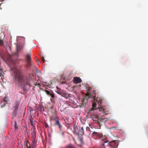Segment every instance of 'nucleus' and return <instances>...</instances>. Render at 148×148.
I'll list each match as a JSON object with an SVG mask.
<instances>
[{
  "label": "nucleus",
  "mask_w": 148,
  "mask_h": 148,
  "mask_svg": "<svg viewBox=\"0 0 148 148\" xmlns=\"http://www.w3.org/2000/svg\"><path fill=\"white\" fill-rule=\"evenodd\" d=\"M102 141L104 142V143H105L107 142H108V141L107 140H103Z\"/></svg>",
  "instance_id": "6ab92c4d"
},
{
  "label": "nucleus",
  "mask_w": 148,
  "mask_h": 148,
  "mask_svg": "<svg viewBox=\"0 0 148 148\" xmlns=\"http://www.w3.org/2000/svg\"><path fill=\"white\" fill-rule=\"evenodd\" d=\"M90 128H89L88 127H86V130H88V129H89Z\"/></svg>",
  "instance_id": "5701e85b"
},
{
  "label": "nucleus",
  "mask_w": 148,
  "mask_h": 148,
  "mask_svg": "<svg viewBox=\"0 0 148 148\" xmlns=\"http://www.w3.org/2000/svg\"><path fill=\"white\" fill-rule=\"evenodd\" d=\"M37 85L38 87H40L41 86V85L40 83H38V84H37Z\"/></svg>",
  "instance_id": "4be33fe9"
},
{
  "label": "nucleus",
  "mask_w": 148,
  "mask_h": 148,
  "mask_svg": "<svg viewBox=\"0 0 148 148\" xmlns=\"http://www.w3.org/2000/svg\"><path fill=\"white\" fill-rule=\"evenodd\" d=\"M46 93L48 95H50L51 96L52 98H54L55 97L54 95L53 92L52 91H49L47 90H45Z\"/></svg>",
  "instance_id": "1a4fd4ad"
},
{
  "label": "nucleus",
  "mask_w": 148,
  "mask_h": 148,
  "mask_svg": "<svg viewBox=\"0 0 148 148\" xmlns=\"http://www.w3.org/2000/svg\"><path fill=\"white\" fill-rule=\"evenodd\" d=\"M41 60L43 62H44L45 61V60L44 59V57H42L41 58Z\"/></svg>",
  "instance_id": "a211bd4d"
},
{
  "label": "nucleus",
  "mask_w": 148,
  "mask_h": 148,
  "mask_svg": "<svg viewBox=\"0 0 148 148\" xmlns=\"http://www.w3.org/2000/svg\"><path fill=\"white\" fill-rule=\"evenodd\" d=\"M93 121H95V123H97L99 125L100 127L102 125V124H105V122L106 121H105L104 123L103 122V120H94L93 119Z\"/></svg>",
  "instance_id": "423d86ee"
},
{
  "label": "nucleus",
  "mask_w": 148,
  "mask_h": 148,
  "mask_svg": "<svg viewBox=\"0 0 148 148\" xmlns=\"http://www.w3.org/2000/svg\"><path fill=\"white\" fill-rule=\"evenodd\" d=\"M14 80L19 83L21 87L24 92H26L27 89L26 88L27 85L32 86L33 84L32 75L30 74L26 76H23L19 70L17 68L14 70Z\"/></svg>",
  "instance_id": "f03ea898"
},
{
  "label": "nucleus",
  "mask_w": 148,
  "mask_h": 148,
  "mask_svg": "<svg viewBox=\"0 0 148 148\" xmlns=\"http://www.w3.org/2000/svg\"><path fill=\"white\" fill-rule=\"evenodd\" d=\"M45 126L46 127H48V125L47 123H45Z\"/></svg>",
  "instance_id": "412c9836"
},
{
  "label": "nucleus",
  "mask_w": 148,
  "mask_h": 148,
  "mask_svg": "<svg viewBox=\"0 0 148 148\" xmlns=\"http://www.w3.org/2000/svg\"><path fill=\"white\" fill-rule=\"evenodd\" d=\"M38 60H37V62H38Z\"/></svg>",
  "instance_id": "a878e982"
},
{
  "label": "nucleus",
  "mask_w": 148,
  "mask_h": 148,
  "mask_svg": "<svg viewBox=\"0 0 148 148\" xmlns=\"http://www.w3.org/2000/svg\"><path fill=\"white\" fill-rule=\"evenodd\" d=\"M25 58L28 64L30 65H31L32 59L31 58V53H29L28 54H27L25 56Z\"/></svg>",
  "instance_id": "39448f33"
},
{
  "label": "nucleus",
  "mask_w": 148,
  "mask_h": 148,
  "mask_svg": "<svg viewBox=\"0 0 148 148\" xmlns=\"http://www.w3.org/2000/svg\"><path fill=\"white\" fill-rule=\"evenodd\" d=\"M81 82L82 80L79 77H75L73 80V82L75 83H78Z\"/></svg>",
  "instance_id": "6e6552de"
},
{
  "label": "nucleus",
  "mask_w": 148,
  "mask_h": 148,
  "mask_svg": "<svg viewBox=\"0 0 148 148\" xmlns=\"http://www.w3.org/2000/svg\"><path fill=\"white\" fill-rule=\"evenodd\" d=\"M109 144L110 145H112L114 144V143L113 142H110Z\"/></svg>",
  "instance_id": "aec40b11"
},
{
  "label": "nucleus",
  "mask_w": 148,
  "mask_h": 148,
  "mask_svg": "<svg viewBox=\"0 0 148 148\" xmlns=\"http://www.w3.org/2000/svg\"><path fill=\"white\" fill-rule=\"evenodd\" d=\"M15 123V124H14V127L15 129H17L18 128V126L17 125L16 123V121L14 122Z\"/></svg>",
  "instance_id": "f3484780"
},
{
  "label": "nucleus",
  "mask_w": 148,
  "mask_h": 148,
  "mask_svg": "<svg viewBox=\"0 0 148 148\" xmlns=\"http://www.w3.org/2000/svg\"><path fill=\"white\" fill-rule=\"evenodd\" d=\"M34 135H35V133H34Z\"/></svg>",
  "instance_id": "393cba45"
},
{
  "label": "nucleus",
  "mask_w": 148,
  "mask_h": 148,
  "mask_svg": "<svg viewBox=\"0 0 148 148\" xmlns=\"http://www.w3.org/2000/svg\"><path fill=\"white\" fill-rule=\"evenodd\" d=\"M57 88L58 90V91L56 92L58 94L62 95H63V93H62V90L60 89L59 88L57 87Z\"/></svg>",
  "instance_id": "f8f14e48"
},
{
  "label": "nucleus",
  "mask_w": 148,
  "mask_h": 148,
  "mask_svg": "<svg viewBox=\"0 0 148 148\" xmlns=\"http://www.w3.org/2000/svg\"><path fill=\"white\" fill-rule=\"evenodd\" d=\"M67 148H76L75 146L73 145L70 144L68 145Z\"/></svg>",
  "instance_id": "2eb2a0df"
},
{
  "label": "nucleus",
  "mask_w": 148,
  "mask_h": 148,
  "mask_svg": "<svg viewBox=\"0 0 148 148\" xmlns=\"http://www.w3.org/2000/svg\"><path fill=\"white\" fill-rule=\"evenodd\" d=\"M51 119L55 121V122L54 124V126H58V128L60 129H61L62 127V125L59 121V119L57 117H56L54 118H51Z\"/></svg>",
  "instance_id": "7ed1b4c3"
},
{
  "label": "nucleus",
  "mask_w": 148,
  "mask_h": 148,
  "mask_svg": "<svg viewBox=\"0 0 148 148\" xmlns=\"http://www.w3.org/2000/svg\"><path fill=\"white\" fill-rule=\"evenodd\" d=\"M93 134L94 135L97 136L99 137H101L102 136V135L101 134L97 132H93Z\"/></svg>",
  "instance_id": "ddd939ff"
},
{
  "label": "nucleus",
  "mask_w": 148,
  "mask_h": 148,
  "mask_svg": "<svg viewBox=\"0 0 148 148\" xmlns=\"http://www.w3.org/2000/svg\"><path fill=\"white\" fill-rule=\"evenodd\" d=\"M103 120V122L104 123L105 121H108L109 119H108L106 118H104L103 116H100L99 118H97V120Z\"/></svg>",
  "instance_id": "9d476101"
},
{
  "label": "nucleus",
  "mask_w": 148,
  "mask_h": 148,
  "mask_svg": "<svg viewBox=\"0 0 148 148\" xmlns=\"http://www.w3.org/2000/svg\"><path fill=\"white\" fill-rule=\"evenodd\" d=\"M75 133L79 136H82L84 134L83 127H79L78 132H77L76 130H75Z\"/></svg>",
  "instance_id": "20e7f679"
},
{
  "label": "nucleus",
  "mask_w": 148,
  "mask_h": 148,
  "mask_svg": "<svg viewBox=\"0 0 148 148\" xmlns=\"http://www.w3.org/2000/svg\"><path fill=\"white\" fill-rule=\"evenodd\" d=\"M30 125H32L34 128L35 127V126L33 123V121L32 120H30Z\"/></svg>",
  "instance_id": "dca6fc26"
},
{
  "label": "nucleus",
  "mask_w": 148,
  "mask_h": 148,
  "mask_svg": "<svg viewBox=\"0 0 148 148\" xmlns=\"http://www.w3.org/2000/svg\"><path fill=\"white\" fill-rule=\"evenodd\" d=\"M91 88H89L87 90V93L86 95V96L83 97L82 99V103L81 106L82 107L84 106L88 100L89 98H92L91 100L92 103V108H91L90 111H92L94 109H96V102H97L99 106H100L98 108L100 112H108L110 111V109L108 106H106L104 107L102 106L101 104L103 103V99L101 97H97L95 95V90L93 91V92L90 93V90Z\"/></svg>",
  "instance_id": "f257e3e1"
},
{
  "label": "nucleus",
  "mask_w": 148,
  "mask_h": 148,
  "mask_svg": "<svg viewBox=\"0 0 148 148\" xmlns=\"http://www.w3.org/2000/svg\"><path fill=\"white\" fill-rule=\"evenodd\" d=\"M8 101V98L7 97H5L3 99V101L1 103V107H4L7 103Z\"/></svg>",
  "instance_id": "0eeeda50"
},
{
  "label": "nucleus",
  "mask_w": 148,
  "mask_h": 148,
  "mask_svg": "<svg viewBox=\"0 0 148 148\" xmlns=\"http://www.w3.org/2000/svg\"><path fill=\"white\" fill-rule=\"evenodd\" d=\"M92 118V120H93H93H96V118H95H95Z\"/></svg>",
  "instance_id": "b1692460"
},
{
  "label": "nucleus",
  "mask_w": 148,
  "mask_h": 148,
  "mask_svg": "<svg viewBox=\"0 0 148 148\" xmlns=\"http://www.w3.org/2000/svg\"><path fill=\"white\" fill-rule=\"evenodd\" d=\"M24 144L26 145L27 148H29V147L30 144L28 141L25 142Z\"/></svg>",
  "instance_id": "4468645a"
},
{
  "label": "nucleus",
  "mask_w": 148,
  "mask_h": 148,
  "mask_svg": "<svg viewBox=\"0 0 148 148\" xmlns=\"http://www.w3.org/2000/svg\"><path fill=\"white\" fill-rule=\"evenodd\" d=\"M34 140H32L33 142L32 143V144H30V146L29 148H35V146H36V142L35 141V139L34 138Z\"/></svg>",
  "instance_id": "9b49d317"
}]
</instances>
